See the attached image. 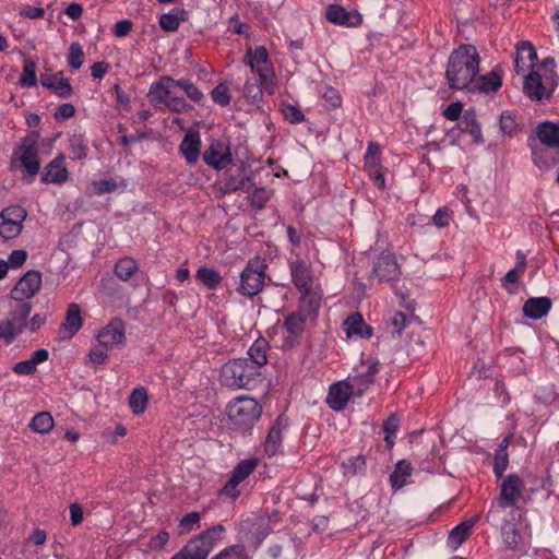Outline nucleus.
I'll use <instances>...</instances> for the list:
<instances>
[{
  "label": "nucleus",
  "mask_w": 559,
  "mask_h": 559,
  "mask_svg": "<svg viewBox=\"0 0 559 559\" xmlns=\"http://www.w3.org/2000/svg\"><path fill=\"white\" fill-rule=\"evenodd\" d=\"M19 84L22 87H34L37 84L36 63L31 59H25L23 62V72L19 79Z\"/></svg>",
  "instance_id": "obj_47"
},
{
  "label": "nucleus",
  "mask_w": 559,
  "mask_h": 559,
  "mask_svg": "<svg viewBox=\"0 0 559 559\" xmlns=\"http://www.w3.org/2000/svg\"><path fill=\"white\" fill-rule=\"evenodd\" d=\"M400 419L395 414H391L383 424V431L385 432L384 440L388 444L392 445L393 441L391 436L395 433L399 428Z\"/></svg>",
  "instance_id": "obj_58"
},
{
  "label": "nucleus",
  "mask_w": 559,
  "mask_h": 559,
  "mask_svg": "<svg viewBox=\"0 0 559 559\" xmlns=\"http://www.w3.org/2000/svg\"><path fill=\"white\" fill-rule=\"evenodd\" d=\"M400 274V266L392 254H381L373 263L372 275L380 282L395 281Z\"/></svg>",
  "instance_id": "obj_17"
},
{
  "label": "nucleus",
  "mask_w": 559,
  "mask_h": 559,
  "mask_svg": "<svg viewBox=\"0 0 559 559\" xmlns=\"http://www.w3.org/2000/svg\"><path fill=\"white\" fill-rule=\"evenodd\" d=\"M412 471L413 468L409 462L405 460L399 461L389 477L392 488L395 490L401 489L406 484L407 477L412 475Z\"/></svg>",
  "instance_id": "obj_35"
},
{
  "label": "nucleus",
  "mask_w": 559,
  "mask_h": 559,
  "mask_svg": "<svg viewBox=\"0 0 559 559\" xmlns=\"http://www.w3.org/2000/svg\"><path fill=\"white\" fill-rule=\"evenodd\" d=\"M523 90L525 95L532 100H540L545 96V85L542 76L536 71H531L524 79Z\"/></svg>",
  "instance_id": "obj_30"
},
{
  "label": "nucleus",
  "mask_w": 559,
  "mask_h": 559,
  "mask_svg": "<svg viewBox=\"0 0 559 559\" xmlns=\"http://www.w3.org/2000/svg\"><path fill=\"white\" fill-rule=\"evenodd\" d=\"M13 158L21 163L27 173V183H31L40 169L38 156V134L33 132L22 138L20 145L13 152Z\"/></svg>",
  "instance_id": "obj_7"
},
{
  "label": "nucleus",
  "mask_w": 559,
  "mask_h": 559,
  "mask_svg": "<svg viewBox=\"0 0 559 559\" xmlns=\"http://www.w3.org/2000/svg\"><path fill=\"white\" fill-rule=\"evenodd\" d=\"M98 343L110 348L123 345L126 341V324L121 319H112L97 334Z\"/></svg>",
  "instance_id": "obj_16"
},
{
  "label": "nucleus",
  "mask_w": 559,
  "mask_h": 559,
  "mask_svg": "<svg viewBox=\"0 0 559 559\" xmlns=\"http://www.w3.org/2000/svg\"><path fill=\"white\" fill-rule=\"evenodd\" d=\"M266 264L259 258L249 260L240 274L238 293L245 297L252 298L260 294L264 287Z\"/></svg>",
  "instance_id": "obj_8"
},
{
  "label": "nucleus",
  "mask_w": 559,
  "mask_h": 559,
  "mask_svg": "<svg viewBox=\"0 0 559 559\" xmlns=\"http://www.w3.org/2000/svg\"><path fill=\"white\" fill-rule=\"evenodd\" d=\"M282 111L285 119L290 123H299L305 119L302 111L294 105H285Z\"/></svg>",
  "instance_id": "obj_61"
},
{
  "label": "nucleus",
  "mask_w": 559,
  "mask_h": 559,
  "mask_svg": "<svg viewBox=\"0 0 559 559\" xmlns=\"http://www.w3.org/2000/svg\"><path fill=\"white\" fill-rule=\"evenodd\" d=\"M68 178L69 171L64 165V156L59 154L45 166L40 180L43 183L62 185Z\"/></svg>",
  "instance_id": "obj_19"
},
{
  "label": "nucleus",
  "mask_w": 559,
  "mask_h": 559,
  "mask_svg": "<svg viewBox=\"0 0 559 559\" xmlns=\"http://www.w3.org/2000/svg\"><path fill=\"white\" fill-rule=\"evenodd\" d=\"M53 418L48 412H41L36 414L32 421L29 427L38 433H48L53 428Z\"/></svg>",
  "instance_id": "obj_45"
},
{
  "label": "nucleus",
  "mask_w": 559,
  "mask_h": 559,
  "mask_svg": "<svg viewBox=\"0 0 559 559\" xmlns=\"http://www.w3.org/2000/svg\"><path fill=\"white\" fill-rule=\"evenodd\" d=\"M301 295V311L308 313L317 312L321 305V295L312 289V286L308 289H300Z\"/></svg>",
  "instance_id": "obj_42"
},
{
  "label": "nucleus",
  "mask_w": 559,
  "mask_h": 559,
  "mask_svg": "<svg viewBox=\"0 0 559 559\" xmlns=\"http://www.w3.org/2000/svg\"><path fill=\"white\" fill-rule=\"evenodd\" d=\"M195 278L209 289H216L222 282V276L216 270L205 266L198 269Z\"/></svg>",
  "instance_id": "obj_39"
},
{
  "label": "nucleus",
  "mask_w": 559,
  "mask_h": 559,
  "mask_svg": "<svg viewBox=\"0 0 559 559\" xmlns=\"http://www.w3.org/2000/svg\"><path fill=\"white\" fill-rule=\"evenodd\" d=\"M292 281L298 290L308 289V287L312 286V273L311 269L307 263L297 259L289 264Z\"/></svg>",
  "instance_id": "obj_25"
},
{
  "label": "nucleus",
  "mask_w": 559,
  "mask_h": 559,
  "mask_svg": "<svg viewBox=\"0 0 559 559\" xmlns=\"http://www.w3.org/2000/svg\"><path fill=\"white\" fill-rule=\"evenodd\" d=\"M450 221L451 215L447 207L438 209L435 215L432 216L433 224L439 228L447 227L450 224Z\"/></svg>",
  "instance_id": "obj_64"
},
{
  "label": "nucleus",
  "mask_w": 559,
  "mask_h": 559,
  "mask_svg": "<svg viewBox=\"0 0 559 559\" xmlns=\"http://www.w3.org/2000/svg\"><path fill=\"white\" fill-rule=\"evenodd\" d=\"M307 317L302 311L289 313L283 323L285 335L283 337V347L293 348L299 344L301 334L305 330Z\"/></svg>",
  "instance_id": "obj_13"
},
{
  "label": "nucleus",
  "mask_w": 559,
  "mask_h": 559,
  "mask_svg": "<svg viewBox=\"0 0 559 559\" xmlns=\"http://www.w3.org/2000/svg\"><path fill=\"white\" fill-rule=\"evenodd\" d=\"M288 427V420L284 416H278L270 428L264 442V452L269 457L280 452L283 441V431Z\"/></svg>",
  "instance_id": "obj_21"
},
{
  "label": "nucleus",
  "mask_w": 559,
  "mask_h": 559,
  "mask_svg": "<svg viewBox=\"0 0 559 559\" xmlns=\"http://www.w3.org/2000/svg\"><path fill=\"white\" fill-rule=\"evenodd\" d=\"M253 186H254V182L250 177L241 178L238 181L229 180L228 182H226V187H227L228 191L243 190L246 192H249V189Z\"/></svg>",
  "instance_id": "obj_62"
},
{
  "label": "nucleus",
  "mask_w": 559,
  "mask_h": 559,
  "mask_svg": "<svg viewBox=\"0 0 559 559\" xmlns=\"http://www.w3.org/2000/svg\"><path fill=\"white\" fill-rule=\"evenodd\" d=\"M187 12L183 9L174 8L168 13H164L159 17V26L166 32H176L180 22L186 20Z\"/></svg>",
  "instance_id": "obj_34"
},
{
  "label": "nucleus",
  "mask_w": 559,
  "mask_h": 559,
  "mask_svg": "<svg viewBox=\"0 0 559 559\" xmlns=\"http://www.w3.org/2000/svg\"><path fill=\"white\" fill-rule=\"evenodd\" d=\"M539 142L548 148L559 147V124L545 121L539 123L535 130Z\"/></svg>",
  "instance_id": "obj_28"
},
{
  "label": "nucleus",
  "mask_w": 559,
  "mask_h": 559,
  "mask_svg": "<svg viewBox=\"0 0 559 559\" xmlns=\"http://www.w3.org/2000/svg\"><path fill=\"white\" fill-rule=\"evenodd\" d=\"M500 129L509 136L518 134L522 130L518 115L513 111H503L500 116Z\"/></svg>",
  "instance_id": "obj_37"
},
{
  "label": "nucleus",
  "mask_w": 559,
  "mask_h": 559,
  "mask_svg": "<svg viewBox=\"0 0 559 559\" xmlns=\"http://www.w3.org/2000/svg\"><path fill=\"white\" fill-rule=\"evenodd\" d=\"M212 99L219 106H227L230 103V95L228 86L225 83H219L212 90Z\"/></svg>",
  "instance_id": "obj_56"
},
{
  "label": "nucleus",
  "mask_w": 559,
  "mask_h": 559,
  "mask_svg": "<svg viewBox=\"0 0 559 559\" xmlns=\"http://www.w3.org/2000/svg\"><path fill=\"white\" fill-rule=\"evenodd\" d=\"M551 308V300L548 297L528 298L523 306V313L530 319H540L546 316Z\"/></svg>",
  "instance_id": "obj_29"
},
{
  "label": "nucleus",
  "mask_w": 559,
  "mask_h": 559,
  "mask_svg": "<svg viewBox=\"0 0 559 559\" xmlns=\"http://www.w3.org/2000/svg\"><path fill=\"white\" fill-rule=\"evenodd\" d=\"M227 413L236 428L249 430L261 417L262 406L252 397L239 396L228 404Z\"/></svg>",
  "instance_id": "obj_6"
},
{
  "label": "nucleus",
  "mask_w": 559,
  "mask_h": 559,
  "mask_svg": "<svg viewBox=\"0 0 559 559\" xmlns=\"http://www.w3.org/2000/svg\"><path fill=\"white\" fill-rule=\"evenodd\" d=\"M68 63L74 69L79 70L84 63V52L80 43L74 41L69 47Z\"/></svg>",
  "instance_id": "obj_54"
},
{
  "label": "nucleus",
  "mask_w": 559,
  "mask_h": 559,
  "mask_svg": "<svg viewBox=\"0 0 559 559\" xmlns=\"http://www.w3.org/2000/svg\"><path fill=\"white\" fill-rule=\"evenodd\" d=\"M148 402L147 390L143 386L134 389L129 397V405L133 414H143L146 409Z\"/></svg>",
  "instance_id": "obj_41"
},
{
  "label": "nucleus",
  "mask_w": 559,
  "mask_h": 559,
  "mask_svg": "<svg viewBox=\"0 0 559 559\" xmlns=\"http://www.w3.org/2000/svg\"><path fill=\"white\" fill-rule=\"evenodd\" d=\"M15 301L16 302L11 307L9 319L24 330L27 325L26 319L32 311V305L25 301V299Z\"/></svg>",
  "instance_id": "obj_36"
},
{
  "label": "nucleus",
  "mask_w": 559,
  "mask_h": 559,
  "mask_svg": "<svg viewBox=\"0 0 559 559\" xmlns=\"http://www.w3.org/2000/svg\"><path fill=\"white\" fill-rule=\"evenodd\" d=\"M533 142L534 140H528V145L532 150V159L536 167L547 171L558 164L559 157L557 154L550 152L548 147H537Z\"/></svg>",
  "instance_id": "obj_27"
},
{
  "label": "nucleus",
  "mask_w": 559,
  "mask_h": 559,
  "mask_svg": "<svg viewBox=\"0 0 559 559\" xmlns=\"http://www.w3.org/2000/svg\"><path fill=\"white\" fill-rule=\"evenodd\" d=\"M203 160L206 165L222 170L233 163L230 148L219 140L213 141L204 151Z\"/></svg>",
  "instance_id": "obj_14"
},
{
  "label": "nucleus",
  "mask_w": 559,
  "mask_h": 559,
  "mask_svg": "<svg viewBox=\"0 0 559 559\" xmlns=\"http://www.w3.org/2000/svg\"><path fill=\"white\" fill-rule=\"evenodd\" d=\"M175 90V79L163 75L150 85L146 97L153 108L158 111L188 112L192 106L183 97L177 96Z\"/></svg>",
  "instance_id": "obj_2"
},
{
  "label": "nucleus",
  "mask_w": 559,
  "mask_h": 559,
  "mask_svg": "<svg viewBox=\"0 0 559 559\" xmlns=\"http://www.w3.org/2000/svg\"><path fill=\"white\" fill-rule=\"evenodd\" d=\"M272 197V191L264 187L255 188L249 195L250 205L257 210H262Z\"/></svg>",
  "instance_id": "obj_52"
},
{
  "label": "nucleus",
  "mask_w": 559,
  "mask_h": 559,
  "mask_svg": "<svg viewBox=\"0 0 559 559\" xmlns=\"http://www.w3.org/2000/svg\"><path fill=\"white\" fill-rule=\"evenodd\" d=\"M477 520L478 518L476 516L468 521H463L451 530L448 542L454 549H457L467 539Z\"/></svg>",
  "instance_id": "obj_32"
},
{
  "label": "nucleus",
  "mask_w": 559,
  "mask_h": 559,
  "mask_svg": "<svg viewBox=\"0 0 559 559\" xmlns=\"http://www.w3.org/2000/svg\"><path fill=\"white\" fill-rule=\"evenodd\" d=\"M246 58L251 71L259 76L265 91L272 94L275 88V72L265 47L258 46L254 49H248Z\"/></svg>",
  "instance_id": "obj_9"
},
{
  "label": "nucleus",
  "mask_w": 559,
  "mask_h": 559,
  "mask_svg": "<svg viewBox=\"0 0 559 559\" xmlns=\"http://www.w3.org/2000/svg\"><path fill=\"white\" fill-rule=\"evenodd\" d=\"M225 527L216 524L191 538L170 559H207L214 546L222 540Z\"/></svg>",
  "instance_id": "obj_5"
},
{
  "label": "nucleus",
  "mask_w": 559,
  "mask_h": 559,
  "mask_svg": "<svg viewBox=\"0 0 559 559\" xmlns=\"http://www.w3.org/2000/svg\"><path fill=\"white\" fill-rule=\"evenodd\" d=\"M201 136L199 131L189 129L180 145L179 152L189 165H194L200 157Z\"/></svg>",
  "instance_id": "obj_23"
},
{
  "label": "nucleus",
  "mask_w": 559,
  "mask_h": 559,
  "mask_svg": "<svg viewBox=\"0 0 559 559\" xmlns=\"http://www.w3.org/2000/svg\"><path fill=\"white\" fill-rule=\"evenodd\" d=\"M21 332H23V329L10 319L0 322V338L7 344H11Z\"/></svg>",
  "instance_id": "obj_51"
},
{
  "label": "nucleus",
  "mask_w": 559,
  "mask_h": 559,
  "mask_svg": "<svg viewBox=\"0 0 559 559\" xmlns=\"http://www.w3.org/2000/svg\"><path fill=\"white\" fill-rule=\"evenodd\" d=\"M70 154L73 159L82 160L87 156V145L81 135H73L70 140Z\"/></svg>",
  "instance_id": "obj_53"
},
{
  "label": "nucleus",
  "mask_w": 559,
  "mask_h": 559,
  "mask_svg": "<svg viewBox=\"0 0 559 559\" xmlns=\"http://www.w3.org/2000/svg\"><path fill=\"white\" fill-rule=\"evenodd\" d=\"M26 216V210L20 205H11L3 209L0 213V218L2 219L0 223V236L5 240L16 238L23 229V222Z\"/></svg>",
  "instance_id": "obj_10"
},
{
  "label": "nucleus",
  "mask_w": 559,
  "mask_h": 559,
  "mask_svg": "<svg viewBox=\"0 0 559 559\" xmlns=\"http://www.w3.org/2000/svg\"><path fill=\"white\" fill-rule=\"evenodd\" d=\"M366 459L362 455L350 456L342 463L343 474L346 477L356 476L365 471Z\"/></svg>",
  "instance_id": "obj_46"
},
{
  "label": "nucleus",
  "mask_w": 559,
  "mask_h": 559,
  "mask_svg": "<svg viewBox=\"0 0 559 559\" xmlns=\"http://www.w3.org/2000/svg\"><path fill=\"white\" fill-rule=\"evenodd\" d=\"M509 464L507 451L497 450L495 455L493 472L498 478L502 477Z\"/></svg>",
  "instance_id": "obj_57"
},
{
  "label": "nucleus",
  "mask_w": 559,
  "mask_h": 559,
  "mask_svg": "<svg viewBox=\"0 0 559 559\" xmlns=\"http://www.w3.org/2000/svg\"><path fill=\"white\" fill-rule=\"evenodd\" d=\"M138 269L139 265L134 259L124 257L116 263L115 274L119 280L127 282L138 271Z\"/></svg>",
  "instance_id": "obj_40"
},
{
  "label": "nucleus",
  "mask_w": 559,
  "mask_h": 559,
  "mask_svg": "<svg viewBox=\"0 0 559 559\" xmlns=\"http://www.w3.org/2000/svg\"><path fill=\"white\" fill-rule=\"evenodd\" d=\"M41 286V274L31 270L26 272L16 283L11 292L14 300H24L34 297Z\"/></svg>",
  "instance_id": "obj_15"
},
{
  "label": "nucleus",
  "mask_w": 559,
  "mask_h": 559,
  "mask_svg": "<svg viewBox=\"0 0 559 559\" xmlns=\"http://www.w3.org/2000/svg\"><path fill=\"white\" fill-rule=\"evenodd\" d=\"M479 71V55L472 45H461L449 57L445 75L451 88H468Z\"/></svg>",
  "instance_id": "obj_1"
},
{
  "label": "nucleus",
  "mask_w": 559,
  "mask_h": 559,
  "mask_svg": "<svg viewBox=\"0 0 559 559\" xmlns=\"http://www.w3.org/2000/svg\"><path fill=\"white\" fill-rule=\"evenodd\" d=\"M325 17L333 24L346 27H357L362 23V17L359 13L348 12L338 4L328 5Z\"/></svg>",
  "instance_id": "obj_20"
},
{
  "label": "nucleus",
  "mask_w": 559,
  "mask_h": 559,
  "mask_svg": "<svg viewBox=\"0 0 559 559\" xmlns=\"http://www.w3.org/2000/svg\"><path fill=\"white\" fill-rule=\"evenodd\" d=\"M262 382V373L245 358L226 362L221 370V383L230 389L252 390Z\"/></svg>",
  "instance_id": "obj_4"
},
{
  "label": "nucleus",
  "mask_w": 559,
  "mask_h": 559,
  "mask_svg": "<svg viewBox=\"0 0 559 559\" xmlns=\"http://www.w3.org/2000/svg\"><path fill=\"white\" fill-rule=\"evenodd\" d=\"M501 84V75L497 71H491L479 78L476 88L484 93H491L497 92Z\"/></svg>",
  "instance_id": "obj_44"
},
{
  "label": "nucleus",
  "mask_w": 559,
  "mask_h": 559,
  "mask_svg": "<svg viewBox=\"0 0 559 559\" xmlns=\"http://www.w3.org/2000/svg\"><path fill=\"white\" fill-rule=\"evenodd\" d=\"M257 465L258 462L254 459L240 461L231 472L229 480L223 487L222 495L228 496L233 500H236L240 493L237 489L238 485L250 476V474L255 469Z\"/></svg>",
  "instance_id": "obj_12"
},
{
  "label": "nucleus",
  "mask_w": 559,
  "mask_h": 559,
  "mask_svg": "<svg viewBox=\"0 0 559 559\" xmlns=\"http://www.w3.org/2000/svg\"><path fill=\"white\" fill-rule=\"evenodd\" d=\"M27 259V252L23 249L13 250L8 258L9 266L17 269L22 266Z\"/></svg>",
  "instance_id": "obj_63"
},
{
  "label": "nucleus",
  "mask_w": 559,
  "mask_h": 559,
  "mask_svg": "<svg viewBox=\"0 0 559 559\" xmlns=\"http://www.w3.org/2000/svg\"><path fill=\"white\" fill-rule=\"evenodd\" d=\"M501 534L504 544L510 549H515L521 542V535L519 531L516 530L515 525L509 521H504V523L501 524Z\"/></svg>",
  "instance_id": "obj_48"
},
{
  "label": "nucleus",
  "mask_w": 559,
  "mask_h": 559,
  "mask_svg": "<svg viewBox=\"0 0 559 559\" xmlns=\"http://www.w3.org/2000/svg\"><path fill=\"white\" fill-rule=\"evenodd\" d=\"M248 358H245L251 365L261 371V368L267 362L266 357V342L265 340H257L248 350Z\"/></svg>",
  "instance_id": "obj_33"
},
{
  "label": "nucleus",
  "mask_w": 559,
  "mask_h": 559,
  "mask_svg": "<svg viewBox=\"0 0 559 559\" xmlns=\"http://www.w3.org/2000/svg\"><path fill=\"white\" fill-rule=\"evenodd\" d=\"M263 90H265V87L262 85L260 79L259 83L247 81L243 87V96L250 104L255 105L262 100Z\"/></svg>",
  "instance_id": "obj_50"
},
{
  "label": "nucleus",
  "mask_w": 559,
  "mask_h": 559,
  "mask_svg": "<svg viewBox=\"0 0 559 559\" xmlns=\"http://www.w3.org/2000/svg\"><path fill=\"white\" fill-rule=\"evenodd\" d=\"M365 167L369 170L381 169L380 146L374 142L368 144L364 156Z\"/></svg>",
  "instance_id": "obj_49"
},
{
  "label": "nucleus",
  "mask_w": 559,
  "mask_h": 559,
  "mask_svg": "<svg viewBox=\"0 0 559 559\" xmlns=\"http://www.w3.org/2000/svg\"><path fill=\"white\" fill-rule=\"evenodd\" d=\"M118 185L115 179L97 180L91 182L90 192L94 195H103L115 191Z\"/></svg>",
  "instance_id": "obj_55"
},
{
  "label": "nucleus",
  "mask_w": 559,
  "mask_h": 559,
  "mask_svg": "<svg viewBox=\"0 0 559 559\" xmlns=\"http://www.w3.org/2000/svg\"><path fill=\"white\" fill-rule=\"evenodd\" d=\"M379 361L368 359L356 371V374L348 378V383L355 396H362L374 383V377L379 372Z\"/></svg>",
  "instance_id": "obj_11"
},
{
  "label": "nucleus",
  "mask_w": 559,
  "mask_h": 559,
  "mask_svg": "<svg viewBox=\"0 0 559 559\" xmlns=\"http://www.w3.org/2000/svg\"><path fill=\"white\" fill-rule=\"evenodd\" d=\"M344 328L349 338H369L372 335V328L365 322L359 312L348 316L344 321Z\"/></svg>",
  "instance_id": "obj_26"
},
{
  "label": "nucleus",
  "mask_w": 559,
  "mask_h": 559,
  "mask_svg": "<svg viewBox=\"0 0 559 559\" xmlns=\"http://www.w3.org/2000/svg\"><path fill=\"white\" fill-rule=\"evenodd\" d=\"M461 131L469 133L475 143L483 142L480 124L478 123L474 112H466L460 122Z\"/></svg>",
  "instance_id": "obj_38"
},
{
  "label": "nucleus",
  "mask_w": 559,
  "mask_h": 559,
  "mask_svg": "<svg viewBox=\"0 0 559 559\" xmlns=\"http://www.w3.org/2000/svg\"><path fill=\"white\" fill-rule=\"evenodd\" d=\"M175 87L180 88L194 103H201L204 99L203 92L189 79H175Z\"/></svg>",
  "instance_id": "obj_43"
},
{
  "label": "nucleus",
  "mask_w": 559,
  "mask_h": 559,
  "mask_svg": "<svg viewBox=\"0 0 559 559\" xmlns=\"http://www.w3.org/2000/svg\"><path fill=\"white\" fill-rule=\"evenodd\" d=\"M523 487V481L516 474L508 475L501 484L500 497L486 514L487 521L492 525H498L504 518L508 508H512L510 511L512 518L521 516V510L513 507L521 498Z\"/></svg>",
  "instance_id": "obj_3"
},
{
  "label": "nucleus",
  "mask_w": 559,
  "mask_h": 559,
  "mask_svg": "<svg viewBox=\"0 0 559 559\" xmlns=\"http://www.w3.org/2000/svg\"><path fill=\"white\" fill-rule=\"evenodd\" d=\"M82 326L81 309L78 304H70L63 323L59 329L62 340L74 336Z\"/></svg>",
  "instance_id": "obj_24"
},
{
  "label": "nucleus",
  "mask_w": 559,
  "mask_h": 559,
  "mask_svg": "<svg viewBox=\"0 0 559 559\" xmlns=\"http://www.w3.org/2000/svg\"><path fill=\"white\" fill-rule=\"evenodd\" d=\"M40 84L63 99L70 98L73 94L70 81L64 76L62 71L52 74H41Z\"/></svg>",
  "instance_id": "obj_18"
},
{
  "label": "nucleus",
  "mask_w": 559,
  "mask_h": 559,
  "mask_svg": "<svg viewBox=\"0 0 559 559\" xmlns=\"http://www.w3.org/2000/svg\"><path fill=\"white\" fill-rule=\"evenodd\" d=\"M88 357L93 365H103L108 357V347L99 343L98 346H95L90 350Z\"/></svg>",
  "instance_id": "obj_59"
},
{
  "label": "nucleus",
  "mask_w": 559,
  "mask_h": 559,
  "mask_svg": "<svg viewBox=\"0 0 559 559\" xmlns=\"http://www.w3.org/2000/svg\"><path fill=\"white\" fill-rule=\"evenodd\" d=\"M201 520V515L199 512L193 511L188 514H186L181 521L179 526L181 527V531L185 533L191 532L195 526H199Z\"/></svg>",
  "instance_id": "obj_60"
},
{
  "label": "nucleus",
  "mask_w": 559,
  "mask_h": 559,
  "mask_svg": "<svg viewBox=\"0 0 559 559\" xmlns=\"http://www.w3.org/2000/svg\"><path fill=\"white\" fill-rule=\"evenodd\" d=\"M536 59L537 52L530 41L522 40L516 44L515 70L518 73L525 67H531Z\"/></svg>",
  "instance_id": "obj_31"
},
{
  "label": "nucleus",
  "mask_w": 559,
  "mask_h": 559,
  "mask_svg": "<svg viewBox=\"0 0 559 559\" xmlns=\"http://www.w3.org/2000/svg\"><path fill=\"white\" fill-rule=\"evenodd\" d=\"M352 396L355 394L348 381H340L330 386L326 403L333 411L340 412L345 408Z\"/></svg>",
  "instance_id": "obj_22"
}]
</instances>
